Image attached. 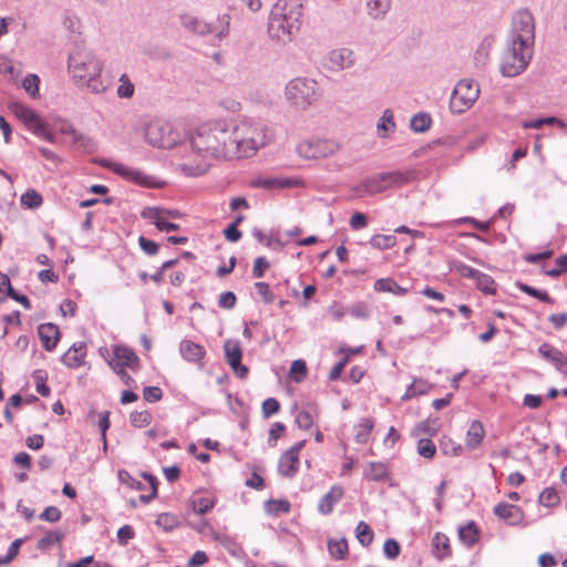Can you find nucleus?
Masks as SVG:
<instances>
[{
  "mask_svg": "<svg viewBox=\"0 0 567 567\" xmlns=\"http://www.w3.org/2000/svg\"><path fill=\"white\" fill-rule=\"evenodd\" d=\"M344 489L340 485H332L319 501L318 512L322 515H329L334 506L343 498Z\"/></svg>",
  "mask_w": 567,
  "mask_h": 567,
  "instance_id": "nucleus-13",
  "label": "nucleus"
},
{
  "mask_svg": "<svg viewBox=\"0 0 567 567\" xmlns=\"http://www.w3.org/2000/svg\"><path fill=\"white\" fill-rule=\"evenodd\" d=\"M20 200L22 206L30 209L39 208L43 203L41 194L34 189H28L24 194L21 195Z\"/></svg>",
  "mask_w": 567,
  "mask_h": 567,
  "instance_id": "nucleus-36",
  "label": "nucleus"
},
{
  "mask_svg": "<svg viewBox=\"0 0 567 567\" xmlns=\"http://www.w3.org/2000/svg\"><path fill=\"white\" fill-rule=\"evenodd\" d=\"M328 550L330 555L338 559H344L348 554V543L346 538H341L339 540L329 539L328 540Z\"/></svg>",
  "mask_w": 567,
  "mask_h": 567,
  "instance_id": "nucleus-33",
  "label": "nucleus"
},
{
  "mask_svg": "<svg viewBox=\"0 0 567 567\" xmlns=\"http://www.w3.org/2000/svg\"><path fill=\"white\" fill-rule=\"evenodd\" d=\"M339 148L332 140H307L298 144L297 153L306 159H318L336 154Z\"/></svg>",
  "mask_w": 567,
  "mask_h": 567,
  "instance_id": "nucleus-9",
  "label": "nucleus"
},
{
  "mask_svg": "<svg viewBox=\"0 0 567 567\" xmlns=\"http://www.w3.org/2000/svg\"><path fill=\"white\" fill-rule=\"evenodd\" d=\"M317 415L316 409L300 411L296 416V423L299 429L308 430L313 424V419Z\"/></svg>",
  "mask_w": 567,
  "mask_h": 567,
  "instance_id": "nucleus-45",
  "label": "nucleus"
},
{
  "mask_svg": "<svg viewBox=\"0 0 567 567\" xmlns=\"http://www.w3.org/2000/svg\"><path fill=\"white\" fill-rule=\"evenodd\" d=\"M432 386L433 385L427 380L422 378H414L401 399L402 401H409L419 395H424L432 389Z\"/></svg>",
  "mask_w": 567,
  "mask_h": 567,
  "instance_id": "nucleus-25",
  "label": "nucleus"
},
{
  "mask_svg": "<svg viewBox=\"0 0 567 567\" xmlns=\"http://www.w3.org/2000/svg\"><path fill=\"white\" fill-rule=\"evenodd\" d=\"M265 507L268 514L278 515L279 513H289L291 505L287 499H269Z\"/></svg>",
  "mask_w": 567,
  "mask_h": 567,
  "instance_id": "nucleus-40",
  "label": "nucleus"
},
{
  "mask_svg": "<svg viewBox=\"0 0 567 567\" xmlns=\"http://www.w3.org/2000/svg\"><path fill=\"white\" fill-rule=\"evenodd\" d=\"M267 142V127L250 121L238 124L226 121L208 122L200 125L189 140L192 150L203 159L251 157Z\"/></svg>",
  "mask_w": 567,
  "mask_h": 567,
  "instance_id": "nucleus-1",
  "label": "nucleus"
},
{
  "mask_svg": "<svg viewBox=\"0 0 567 567\" xmlns=\"http://www.w3.org/2000/svg\"><path fill=\"white\" fill-rule=\"evenodd\" d=\"M355 532L357 539L363 547H368L372 543L373 532L365 522H359Z\"/></svg>",
  "mask_w": 567,
  "mask_h": 567,
  "instance_id": "nucleus-39",
  "label": "nucleus"
},
{
  "mask_svg": "<svg viewBox=\"0 0 567 567\" xmlns=\"http://www.w3.org/2000/svg\"><path fill=\"white\" fill-rule=\"evenodd\" d=\"M290 373L296 374V377H295L296 382H301L308 373L306 362L303 360H295L291 363Z\"/></svg>",
  "mask_w": 567,
  "mask_h": 567,
  "instance_id": "nucleus-56",
  "label": "nucleus"
},
{
  "mask_svg": "<svg viewBox=\"0 0 567 567\" xmlns=\"http://www.w3.org/2000/svg\"><path fill=\"white\" fill-rule=\"evenodd\" d=\"M538 353L558 370L567 365V355L549 343H542L538 348Z\"/></svg>",
  "mask_w": 567,
  "mask_h": 567,
  "instance_id": "nucleus-19",
  "label": "nucleus"
},
{
  "mask_svg": "<svg viewBox=\"0 0 567 567\" xmlns=\"http://www.w3.org/2000/svg\"><path fill=\"white\" fill-rule=\"evenodd\" d=\"M39 83L40 79L37 74H29L24 78L22 86L28 94L32 97H37L39 95Z\"/></svg>",
  "mask_w": 567,
  "mask_h": 567,
  "instance_id": "nucleus-48",
  "label": "nucleus"
},
{
  "mask_svg": "<svg viewBox=\"0 0 567 567\" xmlns=\"http://www.w3.org/2000/svg\"><path fill=\"white\" fill-rule=\"evenodd\" d=\"M209 164L205 161H202L197 164L192 163H183L181 164L182 172L187 176H199L206 173L208 169Z\"/></svg>",
  "mask_w": 567,
  "mask_h": 567,
  "instance_id": "nucleus-44",
  "label": "nucleus"
},
{
  "mask_svg": "<svg viewBox=\"0 0 567 567\" xmlns=\"http://www.w3.org/2000/svg\"><path fill=\"white\" fill-rule=\"evenodd\" d=\"M507 40L523 47L534 48L535 22L533 14L527 9H520L513 14Z\"/></svg>",
  "mask_w": 567,
  "mask_h": 567,
  "instance_id": "nucleus-6",
  "label": "nucleus"
},
{
  "mask_svg": "<svg viewBox=\"0 0 567 567\" xmlns=\"http://www.w3.org/2000/svg\"><path fill=\"white\" fill-rule=\"evenodd\" d=\"M432 545L435 550L434 555L439 560L451 556L450 539L443 533H436L432 539Z\"/></svg>",
  "mask_w": 567,
  "mask_h": 567,
  "instance_id": "nucleus-29",
  "label": "nucleus"
},
{
  "mask_svg": "<svg viewBox=\"0 0 567 567\" xmlns=\"http://www.w3.org/2000/svg\"><path fill=\"white\" fill-rule=\"evenodd\" d=\"M8 109L23 122L28 130H31L41 120L32 109L21 102L12 101L8 104Z\"/></svg>",
  "mask_w": 567,
  "mask_h": 567,
  "instance_id": "nucleus-16",
  "label": "nucleus"
},
{
  "mask_svg": "<svg viewBox=\"0 0 567 567\" xmlns=\"http://www.w3.org/2000/svg\"><path fill=\"white\" fill-rule=\"evenodd\" d=\"M485 436V430L480 421H473L466 432L465 444L468 449H476Z\"/></svg>",
  "mask_w": 567,
  "mask_h": 567,
  "instance_id": "nucleus-26",
  "label": "nucleus"
},
{
  "mask_svg": "<svg viewBox=\"0 0 567 567\" xmlns=\"http://www.w3.org/2000/svg\"><path fill=\"white\" fill-rule=\"evenodd\" d=\"M480 95L478 84L473 80H461L455 85L451 99L450 110L452 113L461 114L472 107Z\"/></svg>",
  "mask_w": 567,
  "mask_h": 567,
  "instance_id": "nucleus-8",
  "label": "nucleus"
},
{
  "mask_svg": "<svg viewBox=\"0 0 567 567\" xmlns=\"http://www.w3.org/2000/svg\"><path fill=\"white\" fill-rule=\"evenodd\" d=\"M194 511L198 514H206L215 506V501L209 497H200L193 501Z\"/></svg>",
  "mask_w": 567,
  "mask_h": 567,
  "instance_id": "nucleus-55",
  "label": "nucleus"
},
{
  "mask_svg": "<svg viewBox=\"0 0 567 567\" xmlns=\"http://www.w3.org/2000/svg\"><path fill=\"white\" fill-rule=\"evenodd\" d=\"M538 502L546 507H551L558 504L559 496L555 488L547 487L539 494Z\"/></svg>",
  "mask_w": 567,
  "mask_h": 567,
  "instance_id": "nucleus-46",
  "label": "nucleus"
},
{
  "mask_svg": "<svg viewBox=\"0 0 567 567\" xmlns=\"http://www.w3.org/2000/svg\"><path fill=\"white\" fill-rule=\"evenodd\" d=\"M458 538L467 547H472L478 542L480 530L473 520L458 527Z\"/></svg>",
  "mask_w": 567,
  "mask_h": 567,
  "instance_id": "nucleus-27",
  "label": "nucleus"
},
{
  "mask_svg": "<svg viewBox=\"0 0 567 567\" xmlns=\"http://www.w3.org/2000/svg\"><path fill=\"white\" fill-rule=\"evenodd\" d=\"M117 477H118V481L122 484L127 485L132 489L141 491V489L144 488L143 483H141L140 481L135 480L126 470H120L117 472Z\"/></svg>",
  "mask_w": 567,
  "mask_h": 567,
  "instance_id": "nucleus-51",
  "label": "nucleus"
},
{
  "mask_svg": "<svg viewBox=\"0 0 567 567\" xmlns=\"http://www.w3.org/2000/svg\"><path fill=\"white\" fill-rule=\"evenodd\" d=\"M396 244L393 235H374L370 239V245L377 249H390Z\"/></svg>",
  "mask_w": 567,
  "mask_h": 567,
  "instance_id": "nucleus-42",
  "label": "nucleus"
},
{
  "mask_svg": "<svg viewBox=\"0 0 567 567\" xmlns=\"http://www.w3.org/2000/svg\"><path fill=\"white\" fill-rule=\"evenodd\" d=\"M155 523L166 532L173 530L178 524L176 516L168 513L159 514Z\"/></svg>",
  "mask_w": 567,
  "mask_h": 567,
  "instance_id": "nucleus-49",
  "label": "nucleus"
},
{
  "mask_svg": "<svg viewBox=\"0 0 567 567\" xmlns=\"http://www.w3.org/2000/svg\"><path fill=\"white\" fill-rule=\"evenodd\" d=\"M280 410V403L275 398H268L262 402L261 412L265 419L278 413Z\"/></svg>",
  "mask_w": 567,
  "mask_h": 567,
  "instance_id": "nucleus-53",
  "label": "nucleus"
},
{
  "mask_svg": "<svg viewBox=\"0 0 567 567\" xmlns=\"http://www.w3.org/2000/svg\"><path fill=\"white\" fill-rule=\"evenodd\" d=\"M86 355V346L84 342L72 344L69 350L62 355V362L71 368L78 369L84 364V359Z\"/></svg>",
  "mask_w": 567,
  "mask_h": 567,
  "instance_id": "nucleus-17",
  "label": "nucleus"
},
{
  "mask_svg": "<svg viewBox=\"0 0 567 567\" xmlns=\"http://www.w3.org/2000/svg\"><path fill=\"white\" fill-rule=\"evenodd\" d=\"M299 468V456L291 455L290 453L285 452L278 462V472L288 478H291L296 475Z\"/></svg>",
  "mask_w": 567,
  "mask_h": 567,
  "instance_id": "nucleus-24",
  "label": "nucleus"
},
{
  "mask_svg": "<svg viewBox=\"0 0 567 567\" xmlns=\"http://www.w3.org/2000/svg\"><path fill=\"white\" fill-rule=\"evenodd\" d=\"M113 172L125 177L128 181H132L138 185L145 187H159V184L156 183L153 176H147L143 172L134 168H130L123 164L114 163L110 166Z\"/></svg>",
  "mask_w": 567,
  "mask_h": 567,
  "instance_id": "nucleus-11",
  "label": "nucleus"
},
{
  "mask_svg": "<svg viewBox=\"0 0 567 567\" xmlns=\"http://www.w3.org/2000/svg\"><path fill=\"white\" fill-rule=\"evenodd\" d=\"M140 248L148 256H155L159 250V245L144 236L138 238Z\"/></svg>",
  "mask_w": 567,
  "mask_h": 567,
  "instance_id": "nucleus-57",
  "label": "nucleus"
},
{
  "mask_svg": "<svg viewBox=\"0 0 567 567\" xmlns=\"http://www.w3.org/2000/svg\"><path fill=\"white\" fill-rule=\"evenodd\" d=\"M516 287L520 291L527 293L530 297L537 298L538 300H540L543 302L550 303V305L554 303V299L546 291L538 290V289H536L527 284H523V282H517Z\"/></svg>",
  "mask_w": 567,
  "mask_h": 567,
  "instance_id": "nucleus-37",
  "label": "nucleus"
},
{
  "mask_svg": "<svg viewBox=\"0 0 567 567\" xmlns=\"http://www.w3.org/2000/svg\"><path fill=\"white\" fill-rule=\"evenodd\" d=\"M141 216L145 219H150L155 226L163 218V208L159 207H146L141 213Z\"/></svg>",
  "mask_w": 567,
  "mask_h": 567,
  "instance_id": "nucleus-63",
  "label": "nucleus"
},
{
  "mask_svg": "<svg viewBox=\"0 0 567 567\" xmlns=\"http://www.w3.org/2000/svg\"><path fill=\"white\" fill-rule=\"evenodd\" d=\"M329 61L333 66L348 69L354 64V54L347 48L336 49L329 53Z\"/></svg>",
  "mask_w": 567,
  "mask_h": 567,
  "instance_id": "nucleus-23",
  "label": "nucleus"
},
{
  "mask_svg": "<svg viewBox=\"0 0 567 567\" xmlns=\"http://www.w3.org/2000/svg\"><path fill=\"white\" fill-rule=\"evenodd\" d=\"M353 190L360 196L374 195L385 190L384 179L382 174H377L364 178L358 185L354 186Z\"/></svg>",
  "mask_w": 567,
  "mask_h": 567,
  "instance_id": "nucleus-15",
  "label": "nucleus"
},
{
  "mask_svg": "<svg viewBox=\"0 0 567 567\" xmlns=\"http://www.w3.org/2000/svg\"><path fill=\"white\" fill-rule=\"evenodd\" d=\"M255 288H256L258 295L261 296L262 301L266 305H269V303L274 302L275 296L271 292L270 287H269V285L267 282L258 281V282L255 284Z\"/></svg>",
  "mask_w": 567,
  "mask_h": 567,
  "instance_id": "nucleus-60",
  "label": "nucleus"
},
{
  "mask_svg": "<svg viewBox=\"0 0 567 567\" xmlns=\"http://www.w3.org/2000/svg\"><path fill=\"white\" fill-rule=\"evenodd\" d=\"M179 353L184 360L203 365V359L206 354V350L199 343L184 339L179 343Z\"/></svg>",
  "mask_w": 567,
  "mask_h": 567,
  "instance_id": "nucleus-14",
  "label": "nucleus"
},
{
  "mask_svg": "<svg viewBox=\"0 0 567 567\" xmlns=\"http://www.w3.org/2000/svg\"><path fill=\"white\" fill-rule=\"evenodd\" d=\"M373 421L370 417L362 419L354 427L355 431V442L359 444H365L369 441V436L373 429Z\"/></svg>",
  "mask_w": 567,
  "mask_h": 567,
  "instance_id": "nucleus-31",
  "label": "nucleus"
},
{
  "mask_svg": "<svg viewBox=\"0 0 567 567\" xmlns=\"http://www.w3.org/2000/svg\"><path fill=\"white\" fill-rule=\"evenodd\" d=\"M30 131L50 143L54 142V135L48 130L47 124L42 120H40Z\"/></svg>",
  "mask_w": 567,
  "mask_h": 567,
  "instance_id": "nucleus-61",
  "label": "nucleus"
},
{
  "mask_svg": "<svg viewBox=\"0 0 567 567\" xmlns=\"http://www.w3.org/2000/svg\"><path fill=\"white\" fill-rule=\"evenodd\" d=\"M493 513L512 526L519 525L524 519V512L519 506L504 502L497 504Z\"/></svg>",
  "mask_w": 567,
  "mask_h": 567,
  "instance_id": "nucleus-12",
  "label": "nucleus"
},
{
  "mask_svg": "<svg viewBox=\"0 0 567 567\" xmlns=\"http://www.w3.org/2000/svg\"><path fill=\"white\" fill-rule=\"evenodd\" d=\"M302 3L300 0H278L269 16L268 34L281 43L292 41L301 25Z\"/></svg>",
  "mask_w": 567,
  "mask_h": 567,
  "instance_id": "nucleus-2",
  "label": "nucleus"
},
{
  "mask_svg": "<svg viewBox=\"0 0 567 567\" xmlns=\"http://www.w3.org/2000/svg\"><path fill=\"white\" fill-rule=\"evenodd\" d=\"M225 357L234 373L239 379H246L248 367L241 363L243 351L238 340H226L224 343Z\"/></svg>",
  "mask_w": 567,
  "mask_h": 567,
  "instance_id": "nucleus-10",
  "label": "nucleus"
},
{
  "mask_svg": "<svg viewBox=\"0 0 567 567\" xmlns=\"http://www.w3.org/2000/svg\"><path fill=\"white\" fill-rule=\"evenodd\" d=\"M374 289L380 292H391L396 296H403L408 292V288L401 287L392 278H381L374 282Z\"/></svg>",
  "mask_w": 567,
  "mask_h": 567,
  "instance_id": "nucleus-30",
  "label": "nucleus"
},
{
  "mask_svg": "<svg viewBox=\"0 0 567 567\" xmlns=\"http://www.w3.org/2000/svg\"><path fill=\"white\" fill-rule=\"evenodd\" d=\"M555 262L557 267L545 270L546 276L557 278L567 271V254L559 256Z\"/></svg>",
  "mask_w": 567,
  "mask_h": 567,
  "instance_id": "nucleus-52",
  "label": "nucleus"
},
{
  "mask_svg": "<svg viewBox=\"0 0 567 567\" xmlns=\"http://www.w3.org/2000/svg\"><path fill=\"white\" fill-rule=\"evenodd\" d=\"M33 379L35 381V390L42 396H49L51 393L50 388L47 385V377L43 374V371L37 370L33 373Z\"/></svg>",
  "mask_w": 567,
  "mask_h": 567,
  "instance_id": "nucleus-50",
  "label": "nucleus"
},
{
  "mask_svg": "<svg viewBox=\"0 0 567 567\" xmlns=\"http://www.w3.org/2000/svg\"><path fill=\"white\" fill-rule=\"evenodd\" d=\"M533 56V48L523 47L517 42L507 40L506 48L501 58L499 70L504 76L514 78L523 73Z\"/></svg>",
  "mask_w": 567,
  "mask_h": 567,
  "instance_id": "nucleus-5",
  "label": "nucleus"
},
{
  "mask_svg": "<svg viewBox=\"0 0 567 567\" xmlns=\"http://www.w3.org/2000/svg\"><path fill=\"white\" fill-rule=\"evenodd\" d=\"M120 85L116 90V94L121 99H131L134 95L135 86L132 83L127 74L123 73L120 79Z\"/></svg>",
  "mask_w": 567,
  "mask_h": 567,
  "instance_id": "nucleus-38",
  "label": "nucleus"
},
{
  "mask_svg": "<svg viewBox=\"0 0 567 567\" xmlns=\"http://www.w3.org/2000/svg\"><path fill=\"white\" fill-rule=\"evenodd\" d=\"M364 475L370 481L381 482L386 478L388 471H386V467L384 466V464L371 462V463H369V466L365 470Z\"/></svg>",
  "mask_w": 567,
  "mask_h": 567,
  "instance_id": "nucleus-34",
  "label": "nucleus"
},
{
  "mask_svg": "<svg viewBox=\"0 0 567 567\" xmlns=\"http://www.w3.org/2000/svg\"><path fill=\"white\" fill-rule=\"evenodd\" d=\"M163 396V391L159 386H145L143 390V398L146 402H158Z\"/></svg>",
  "mask_w": 567,
  "mask_h": 567,
  "instance_id": "nucleus-62",
  "label": "nucleus"
},
{
  "mask_svg": "<svg viewBox=\"0 0 567 567\" xmlns=\"http://www.w3.org/2000/svg\"><path fill=\"white\" fill-rule=\"evenodd\" d=\"M394 127H395V123L393 120V113L391 110L386 109L383 111L381 120L378 123V130H383L386 132L390 130H394Z\"/></svg>",
  "mask_w": 567,
  "mask_h": 567,
  "instance_id": "nucleus-64",
  "label": "nucleus"
},
{
  "mask_svg": "<svg viewBox=\"0 0 567 567\" xmlns=\"http://www.w3.org/2000/svg\"><path fill=\"white\" fill-rule=\"evenodd\" d=\"M285 94L290 105L306 110L319 97L318 83L313 79L298 76L287 83Z\"/></svg>",
  "mask_w": 567,
  "mask_h": 567,
  "instance_id": "nucleus-4",
  "label": "nucleus"
},
{
  "mask_svg": "<svg viewBox=\"0 0 567 567\" xmlns=\"http://www.w3.org/2000/svg\"><path fill=\"white\" fill-rule=\"evenodd\" d=\"M476 288L481 290L485 295H495L496 293V284L494 279L484 272H480L475 280Z\"/></svg>",
  "mask_w": 567,
  "mask_h": 567,
  "instance_id": "nucleus-35",
  "label": "nucleus"
},
{
  "mask_svg": "<svg viewBox=\"0 0 567 567\" xmlns=\"http://www.w3.org/2000/svg\"><path fill=\"white\" fill-rule=\"evenodd\" d=\"M381 174L384 179L385 190L389 188H392V187L403 186L414 178L413 171H408V172L394 171V172H386V173H381Z\"/></svg>",
  "mask_w": 567,
  "mask_h": 567,
  "instance_id": "nucleus-22",
  "label": "nucleus"
},
{
  "mask_svg": "<svg viewBox=\"0 0 567 567\" xmlns=\"http://www.w3.org/2000/svg\"><path fill=\"white\" fill-rule=\"evenodd\" d=\"M400 544L395 539L389 538L384 542L383 553L388 559H395L400 555Z\"/></svg>",
  "mask_w": 567,
  "mask_h": 567,
  "instance_id": "nucleus-54",
  "label": "nucleus"
},
{
  "mask_svg": "<svg viewBox=\"0 0 567 567\" xmlns=\"http://www.w3.org/2000/svg\"><path fill=\"white\" fill-rule=\"evenodd\" d=\"M146 142L158 148H172L181 141V134L173 125L164 121H154L145 127Z\"/></svg>",
  "mask_w": 567,
  "mask_h": 567,
  "instance_id": "nucleus-7",
  "label": "nucleus"
},
{
  "mask_svg": "<svg viewBox=\"0 0 567 567\" xmlns=\"http://www.w3.org/2000/svg\"><path fill=\"white\" fill-rule=\"evenodd\" d=\"M130 422L134 427H145L152 422V414L148 411H133L130 414Z\"/></svg>",
  "mask_w": 567,
  "mask_h": 567,
  "instance_id": "nucleus-43",
  "label": "nucleus"
},
{
  "mask_svg": "<svg viewBox=\"0 0 567 567\" xmlns=\"http://www.w3.org/2000/svg\"><path fill=\"white\" fill-rule=\"evenodd\" d=\"M63 537L64 534L60 529L50 530L39 540L38 547L40 549L52 547L60 544Z\"/></svg>",
  "mask_w": 567,
  "mask_h": 567,
  "instance_id": "nucleus-41",
  "label": "nucleus"
},
{
  "mask_svg": "<svg viewBox=\"0 0 567 567\" xmlns=\"http://www.w3.org/2000/svg\"><path fill=\"white\" fill-rule=\"evenodd\" d=\"M417 453L424 458H433L436 453V446L430 439H421L417 442Z\"/></svg>",
  "mask_w": 567,
  "mask_h": 567,
  "instance_id": "nucleus-47",
  "label": "nucleus"
},
{
  "mask_svg": "<svg viewBox=\"0 0 567 567\" xmlns=\"http://www.w3.org/2000/svg\"><path fill=\"white\" fill-rule=\"evenodd\" d=\"M454 269L464 278L476 280V277L480 275V270L475 269L466 264L463 262H456L454 265Z\"/></svg>",
  "mask_w": 567,
  "mask_h": 567,
  "instance_id": "nucleus-59",
  "label": "nucleus"
},
{
  "mask_svg": "<svg viewBox=\"0 0 567 567\" xmlns=\"http://www.w3.org/2000/svg\"><path fill=\"white\" fill-rule=\"evenodd\" d=\"M441 451L445 455L457 456L462 453V446L455 444L451 439L444 437L441 441Z\"/></svg>",
  "mask_w": 567,
  "mask_h": 567,
  "instance_id": "nucleus-58",
  "label": "nucleus"
},
{
  "mask_svg": "<svg viewBox=\"0 0 567 567\" xmlns=\"http://www.w3.org/2000/svg\"><path fill=\"white\" fill-rule=\"evenodd\" d=\"M431 115L425 112H420L411 118L410 127L415 133H424L431 127Z\"/></svg>",
  "mask_w": 567,
  "mask_h": 567,
  "instance_id": "nucleus-32",
  "label": "nucleus"
},
{
  "mask_svg": "<svg viewBox=\"0 0 567 567\" xmlns=\"http://www.w3.org/2000/svg\"><path fill=\"white\" fill-rule=\"evenodd\" d=\"M252 185L255 187L272 190L295 187L298 185V181L292 178L265 177L256 179Z\"/></svg>",
  "mask_w": 567,
  "mask_h": 567,
  "instance_id": "nucleus-21",
  "label": "nucleus"
},
{
  "mask_svg": "<svg viewBox=\"0 0 567 567\" xmlns=\"http://www.w3.org/2000/svg\"><path fill=\"white\" fill-rule=\"evenodd\" d=\"M368 14L374 20H381L391 8L390 0H367Z\"/></svg>",
  "mask_w": 567,
  "mask_h": 567,
  "instance_id": "nucleus-28",
  "label": "nucleus"
},
{
  "mask_svg": "<svg viewBox=\"0 0 567 567\" xmlns=\"http://www.w3.org/2000/svg\"><path fill=\"white\" fill-rule=\"evenodd\" d=\"M38 333L42 343V347L47 351H52L56 347L60 338L59 327L54 323L48 322L42 323L38 328Z\"/></svg>",
  "mask_w": 567,
  "mask_h": 567,
  "instance_id": "nucleus-18",
  "label": "nucleus"
},
{
  "mask_svg": "<svg viewBox=\"0 0 567 567\" xmlns=\"http://www.w3.org/2000/svg\"><path fill=\"white\" fill-rule=\"evenodd\" d=\"M68 69L76 84L85 85L94 94L104 93L109 87V83L101 76L102 61L90 52L76 51L71 53L68 60Z\"/></svg>",
  "mask_w": 567,
  "mask_h": 567,
  "instance_id": "nucleus-3",
  "label": "nucleus"
},
{
  "mask_svg": "<svg viewBox=\"0 0 567 567\" xmlns=\"http://www.w3.org/2000/svg\"><path fill=\"white\" fill-rule=\"evenodd\" d=\"M114 369H134L138 365V357L135 352L125 347H116L114 350Z\"/></svg>",
  "mask_w": 567,
  "mask_h": 567,
  "instance_id": "nucleus-20",
  "label": "nucleus"
}]
</instances>
